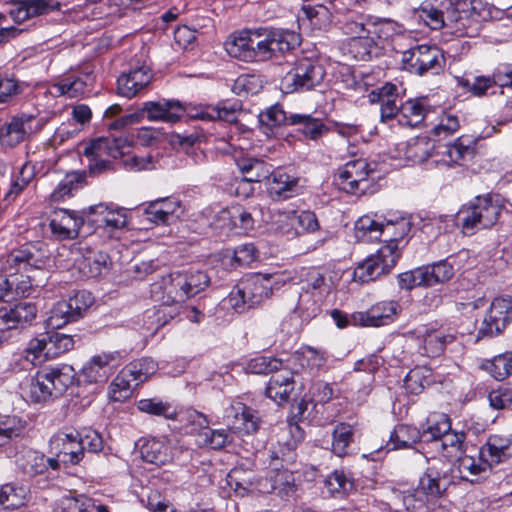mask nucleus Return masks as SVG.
<instances>
[{
  "label": "nucleus",
  "instance_id": "1",
  "mask_svg": "<svg viewBox=\"0 0 512 512\" xmlns=\"http://www.w3.org/2000/svg\"><path fill=\"white\" fill-rule=\"evenodd\" d=\"M481 7L480 0H456L445 12L435 8L424 10L425 20L432 29L446 26L457 37H474L484 18Z\"/></svg>",
  "mask_w": 512,
  "mask_h": 512
},
{
  "label": "nucleus",
  "instance_id": "2",
  "mask_svg": "<svg viewBox=\"0 0 512 512\" xmlns=\"http://www.w3.org/2000/svg\"><path fill=\"white\" fill-rule=\"evenodd\" d=\"M284 280L277 274H251L243 277L230 292L227 301L236 312L256 307L279 289Z\"/></svg>",
  "mask_w": 512,
  "mask_h": 512
},
{
  "label": "nucleus",
  "instance_id": "3",
  "mask_svg": "<svg viewBox=\"0 0 512 512\" xmlns=\"http://www.w3.org/2000/svg\"><path fill=\"white\" fill-rule=\"evenodd\" d=\"M451 482L450 468L447 463L440 461L430 463L419 478L417 487L412 493L404 496V504L408 510L429 508L446 492Z\"/></svg>",
  "mask_w": 512,
  "mask_h": 512
},
{
  "label": "nucleus",
  "instance_id": "4",
  "mask_svg": "<svg viewBox=\"0 0 512 512\" xmlns=\"http://www.w3.org/2000/svg\"><path fill=\"white\" fill-rule=\"evenodd\" d=\"M503 206L490 194L477 196L463 205L456 215V223L464 235H473L479 230L494 226Z\"/></svg>",
  "mask_w": 512,
  "mask_h": 512
},
{
  "label": "nucleus",
  "instance_id": "5",
  "mask_svg": "<svg viewBox=\"0 0 512 512\" xmlns=\"http://www.w3.org/2000/svg\"><path fill=\"white\" fill-rule=\"evenodd\" d=\"M71 366L45 368L31 379L29 397L35 403H45L61 396L74 382Z\"/></svg>",
  "mask_w": 512,
  "mask_h": 512
},
{
  "label": "nucleus",
  "instance_id": "6",
  "mask_svg": "<svg viewBox=\"0 0 512 512\" xmlns=\"http://www.w3.org/2000/svg\"><path fill=\"white\" fill-rule=\"evenodd\" d=\"M185 111L184 105L178 100L147 101L138 111L107 123V127L110 130H120L128 125L139 123L145 115L149 121L175 123L181 119Z\"/></svg>",
  "mask_w": 512,
  "mask_h": 512
},
{
  "label": "nucleus",
  "instance_id": "7",
  "mask_svg": "<svg viewBox=\"0 0 512 512\" xmlns=\"http://www.w3.org/2000/svg\"><path fill=\"white\" fill-rule=\"evenodd\" d=\"M125 140L121 138H98L88 143L83 155L88 159V167L92 174H101L111 169L110 159H117L125 155Z\"/></svg>",
  "mask_w": 512,
  "mask_h": 512
},
{
  "label": "nucleus",
  "instance_id": "8",
  "mask_svg": "<svg viewBox=\"0 0 512 512\" xmlns=\"http://www.w3.org/2000/svg\"><path fill=\"white\" fill-rule=\"evenodd\" d=\"M257 51L259 61L277 58L300 45V35L294 31L275 28H258Z\"/></svg>",
  "mask_w": 512,
  "mask_h": 512
},
{
  "label": "nucleus",
  "instance_id": "9",
  "mask_svg": "<svg viewBox=\"0 0 512 512\" xmlns=\"http://www.w3.org/2000/svg\"><path fill=\"white\" fill-rule=\"evenodd\" d=\"M403 69L417 75L433 74L442 70L444 56L436 46L417 45L402 53Z\"/></svg>",
  "mask_w": 512,
  "mask_h": 512
},
{
  "label": "nucleus",
  "instance_id": "10",
  "mask_svg": "<svg viewBox=\"0 0 512 512\" xmlns=\"http://www.w3.org/2000/svg\"><path fill=\"white\" fill-rule=\"evenodd\" d=\"M49 453L57 462V470L61 465H76L83 459V447L79 443V432L63 430L55 433L49 441Z\"/></svg>",
  "mask_w": 512,
  "mask_h": 512
},
{
  "label": "nucleus",
  "instance_id": "11",
  "mask_svg": "<svg viewBox=\"0 0 512 512\" xmlns=\"http://www.w3.org/2000/svg\"><path fill=\"white\" fill-rule=\"evenodd\" d=\"M45 125L43 118L21 113L0 126V144L13 148L23 142L30 134L40 131Z\"/></svg>",
  "mask_w": 512,
  "mask_h": 512
},
{
  "label": "nucleus",
  "instance_id": "12",
  "mask_svg": "<svg viewBox=\"0 0 512 512\" xmlns=\"http://www.w3.org/2000/svg\"><path fill=\"white\" fill-rule=\"evenodd\" d=\"M370 20L364 15L349 14L340 21V29L350 39V47L356 50V57L369 58L372 40H369Z\"/></svg>",
  "mask_w": 512,
  "mask_h": 512
},
{
  "label": "nucleus",
  "instance_id": "13",
  "mask_svg": "<svg viewBox=\"0 0 512 512\" xmlns=\"http://www.w3.org/2000/svg\"><path fill=\"white\" fill-rule=\"evenodd\" d=\"M325 74L326 71L319 62L300 60L285 77L287 89L289 92L312 90L323 82Z\"/></svg>",
  "mask_w": 512,
  "mask_h": 512
},
{
  "label": "nucleus",
  "instance_id": "14",
  "mask_svg": "<svg viewBox=\"0 0 512 512\" xmlns=\"http://www.w3.org/2000/svg\"><path fill=\"white\" fill-rule=\"evenodd\" d=\"M374 168L364 158L346 162L335 175V184L348 193L364 191L367 188L368 176Z\"/></svg>",
  "mask_w": 512,
  "mask_h": 512
},
{
  "label": "nucleus",
  "instance_id": "15",
  "mask_svg": "<svg viewBox=\"0 0 512 512\" xmlns=\"http://www.w3.org/2000/svg\"><path fill=\"white\" fill-rule=\"evenodd\" d=\"M399 258L398 254L391 252L389 247H380L375 254L367 257L356 267L354 275L362 283L374 281L389 273Z\"/></svg>",
  "mask_w": 512,
  "mask_h": 512
},
{
  "label": "nucleus",
  "instance_id": "16",
  "mask_svg": "<svg viewBox=\"0 0 512 512\" xmlns=\"http://www.w3.org/2000/svg\"><path fill=\"white\" fill-rule=\"evenodd\" d=\"M512 321V299L510 297L495 298L487 316L479 328V337H493L500 334Z\"/></svg>",
  "mask_w": 512,
  "mask_h": 512
},
{
  "label": "nucleus",
  "instance_id": "17",
  "mask_svg": "<svg viewBox=\"0 0 512 512\" xmlns=\"http://www.w3.org/2000/svg\"><path fill=\"white\" fill-rule=\"evenodd\" d=\"M400 311L396 301H381L372 305L366 311L351 314L353 326L380 327L392 323Z\"/></svg>",
  "mask_w": 512,
  "mask_h": 512
},
{
  "label": "nucleus",
  "instance_id": "18",
  "mask_svg": "<svg viewBox=\"0 0 512 512\" xmlns=\"http://www.w3.org/2000/svg\"><path fill=\"white\" fill-rule=\"evenodd\" d=\"M83 213L86 214L89 224L109 235L127 225L126 211L121 208L111 209L104 204H98L90 206Z\"/></svg>",
  "mask_w": 512,
  "mask_h": 512
},
{
  "label": "nucleus",
  "instance_id": "19",
  "mask_svg": "<svg viewBox=\"0 0 512 512\" xmlns=\"http://www.w3.org/2000/svg\"><path fill=\"white\" fill-rule=\"evenodd\" d=\"M439 159L436 163H441L447 167L467 166L476 154V142L468 136H460L452 143L445 145L442 151H439Z\"/></svg>",
  "mask_w": 512,
  "mask_h": 512
},
{
  "label": "nucleus",
  "instance_id": "20",
  "mask_svg": "<svg viewBox=\"0 0 512 512\" xmlns=\"http://www.w3.org/2000/svg\"><path fill=\"white\" fill-rule=\"evenodd\" d=\"M87 222L86 214L76 211L58 209L52 212L49 227L58 240H72L78 237L80 228Z\"/></svg>",
  "mask_w": 512,
  "mask_h": 512
},
{
  "label": "nucleus",
  "instance_id": "21",
  "mask_svg": "<svg viewBox=\"0 0 512 512\" xmlns=\"http://www.w3.org/2000/svg\"><path fill=\"white\" fill-rule=\"evenodd\" d=\"M224 422L227 427L241 434H251L258 430L260 417L258 412L242 402H233L225 410Z\"/></svg>",
  "mask_w": 512,
  "mask_h": 512
},
{
  "label": "nucleus",
  "instance_id": "22",
  "mask_svg": "<svg viewBox=\"0 0 512 512\" xmlns=\"http://www.w3.org/2000/svg\"><path fill=\"white\" fill-rule=\"evenodd\" d=\"M261 34L258 28L243 29L232 34L225 44L227 53L245 62L259 61L257 41Z\"/></svg>",
  "mask_w": 512,
  "mask_h": 512
},
{
  "label": "nucleus",
  "instance_id": "23",
  "mask_svg": "<svg viewBox=\"0 0 512 512\" xmlns=\"http://www.w3.org/2000/svg\"><path fill=\"white\" fill-rule=\"evenodd\" d=\"M277 222L281 223L278 227L279 231L288 237L313 233L319 229V222L315 213L309 210L280 213Z\"/></svg>",
  "mask_w": 512,
  "mask_h": 512
},
{
  "label": "nucleus",
  "instance_id": "24",
  "mask_svg": "<svg viewBox=\"0 0 512 512\" xmlns=\"http://www.w3.org/2000/svg\"><path fill=\"white\" fill-rule=\"evenodd\" d=\"M45 251L36 244H26L13 250L6 257L5 271L15 274L20 270L41 268L45 264Z\"/></svg>",
  "mask_w": 512,
  "mask_h": 512
},
{
  "label": "nucleus",
  "instance_id": "25",
  "mask_svg": "<svg viewBox=\"0 0 512 512\" xmlns=\"http://www.w3.org/2000/svg\"><path fill=\"white\" fill-rule=\"evenodd\" d=\"M153 79V74L148 66H140L123 72L117 79L118 94L133 98L146 91Z\"/></svg>",
  "mask_w": 512,
  "mask_h": 512
},
{
  "label": "nucleus",
  "instance_id": "26",
  "mask_svg": "<svg viewBox=\"0 0 512 512\" xmlns=\"http://www.w3.org/2000/svg\"><path fill=\"white\" fill-rule=\"evenodd\" d=\"M118 356L117 352H104L91 357L81 370L84 381L90 384L106 382L114 373Z\"/></svg>",
  "mask_w": 512,
  "mask_h": 512
},
{
  "label": "nucleus",
  "instance_id": "27",
  "mask_svg": "<svg viewBox=\"0 0 512 512\" xmlns=\"http://www.w3.org/2000/svg\"><path fill=\"white\" fill-rule=\"evenodd\" d=\"M411 230V222L408 217L394 216L384 217L382 229V241L384 245L381 247H389L391 252H396L400 257L401 245L405 244V237Z\"/></svg>",
  "mask_w": 512,
  "mask_h": 512
},
{
  "label": "nucleus",
  "instance_id": "28",
  "mask_svg": "<svg viewBox=\"0 0 512 512\" xmlns=\"http://www.w3.org/2000/svg\"><path fill=\"white\" fill-rule=\"evenodd\" d=\"M36 314V306L26 301L0 307V330L24 327L36 318Z\"/></svg>",
  "mask_w": 512,
  "mask_h": 512
},
{
  "label": "nucleus",
  "instance_id": "29",
  "mask_svg": "<svg viewBox=\"0 0 512 512\" xmlns=\"http://www.w3.org/2000/svg\"><path fill=\"white\" fill-rule=\"evenodd\" d=\"M186 280L181 272H174L162 278L161 283L152 285V294L159 300L171 302L173 304H182L188 296L186 289Z\"/></svg>",
  "mask_w": 512,
  "mask_h": 512
},
{
  "label": "nucleus",
  "instance_id": "30",
  "mask_svg": "<svg viewBox=\"0 0 512 512\" xmlns=\"http://www.w3.org/2000/svg\"><path fill=\"white\" fill-rule=\"evenodd\" d=\"M479 451L484 461L493 468L512 457V438L508 434H491Z\"/></svg>",
  "mask_w": 512,
  "mask_h": 512
},
{
  "label": "nucleus",
  "instance_id": "31",
  "mask_svg": "<svg viewBox=\"0 0 512 512\" xmlns=\"http://www.w3.org/2000/svg\"><path fill=\"white\" fill-rule=\"evenodd\" d=\"M421 349L423 354L428 357H438L442 355L448 345L456 340V334L443 326L428 327L422 334Z\"/></svg>",
  "mask_w": 512,
  "mask_h": 512
},
{
  "label": "nucleus",
  "instance_id": "32",
  "mask_svg": "<svg viewBox=\"0 0 512 512\" xmlns=\"http://www.w3.org/2000/svg\"><path fill=\"white\" fill-rule=\"evenodd\" d=\"M266 178L268 192L274 200H286L299 193V178L289 175L282 169H276Z\"/></svg>",
  "mask_w": 512,
  "mask_h": 512
},
{
  "label": "nucleus",
  "instance_id": "33",
  "mask_svg": "<svg viewBox=\"0 0 512 512\" xmlns=\"http://www.w3.org/2000/svg\"><path fill=\"white\" fill-rule=\"evenodd\" d=\"M60 8L57 0H20L9 12L15 23H22L25 20L47 14Z\"/></svg>",
  "mask_w": 512,
  "mask_h": 512
},
{
  "label": "nucleus",
  "instance_id": "34",
  "mask_svg": "<svg viewBox=\"0 0 512 512\" xmlns=\"http://www.w3.org/2000/svg\"><path fill=\"white\" fill-rule=\"evenodd\" d=\"M181 210L180 201L176 198L167 197L151 201L145 208L144 213L150 222L155 224H168L178 217Z\"/></svg>",
  "mask_w": 512,
  "mask_h": 512
},
{
  "label": "nucleus",
  "instance_id": "35",
  "mask_svg": "<svg viewBox=\"0 0 512 512\" xmlns=\"http://www.w3.org/2000/svg\"><path fill=\"white\" fill-rule=\"evenodd\" d=\"M19 468L29 476L44 474L49 470L57 471V462L52 456L46 457L36 450H26L17 460Z\"/></svg>",
  "mask_w": 512,
  "mask_h": 512
},
{
  "label": "nucleus",
  "instance_id": "36",
  "mask_svg": "<svg viewBox=\"0 0 512 512\" xmlns=\"http://www.w3.org/2000/svg\"><path fill=\"white\" fill-rule=\"evenodd\" d=\"M141 457L145 462L165 465L172 461V449L166 438L145 439L140 448Z\"/></svg>",
  "mask_w": 512,
  "mask_h": 512
},
{
  "label": "nucleus",
  "instance_id": "37",
  "mask_svg": "<svg viewBox=\"0 0 512 512\" xmlns=\"http://www.w3.org/2000/svg\"><path fill=\"white\" fill-rule=\"evenodd\" d=\"M429 111L430 105L425 98L408 99L400 106L398 123L405 127H418L424 122Z\"/></svg>",
  "mask_w": 512,
  "mask_h": 512
},
{
  "label": "nucleus",
  "instance_id": "38",
  "mask_svg": "<svg viewBox=\"0 0 512 512\" xmlns=\"http://www.w3.org/2000/svg\"><path fill=\"white\" fill-rule=\"evenodd\" d=\"M160 301L159 306L145 311L144 317L149 324L148 329L157 331L181 314L182 304Z\"/></svg>",
  "mask_w": 512,
  "mask_h": 512
},
{
  "label": "nucleus",
  "instance_id": "39",
  "mask_svg": "<svg viewBox=\"0 0 512 512\" xmlns=\"http://www.w3.org/2000/svg\"><path fill=\"white\" fill-rule=\"evenodd\" d=\"M421 438L422 434L417 427L399 424L391 432L386 448L388 450L409 449L418 443Z\"/></svg>",
  "mask_w": 512,
  "mask_h": 512
},
{
  "label": "nucleus",
  "instance_id": "40",
  "mask_svg": "<svg viewBox=\"0 0 512 512\" xmlns=\"http://www.w3.org/2000/svg\"><path fill=\"white\" fill-rule=\"evenodd\" d=\"M457 463L461 478L469 480L470 482H475L479 478L486 477L492 469L490 464L481 457L480 451L477 457L470 455L459 457Z\"/></svg>",
  "mask_w": 512,
  "mask_h": 512
},
{
  "label": "nucleus",
  "instance_id": "41",
  "mask_svg": "<svg viewBox=\"0 0 512 512\" xmlns=\"http://www.w3.org/2000/svg\"><path fill=\"white\" fill-rule=\"evenodd\" d=\"M294 389V381L292 374L288 371H283L270 378L265 394L268 398L272 399L278 404L286 402L290 393Z\"/></svg>",
  "mask_w": 512,
  "mask_h": 512
},
{
  "label": "nucleus",
  "instance_id": "42",
  "mask_svg": "<svg viewBox=\"0 0 512 512\" xmlns=\"http://www.w3.org/2000/svg\"><path fill=\"white\" fill-rule=\"evenodd\" d=\"M290 125L298 126L301 134L314 141L330 131L321 119L308 114H290Z\"/></svg>",
  "mask_w": 512,
  "mask_h": 512
},
{
  "label": "nucleus",
  "instance_id": "43",
  "mask_svg": "<svg viewBox=\"0 0 512 512\" xmlns=\"http://www.w3.org/2000/svg\"><path fill=\"white\" fill-rule=\"evenodd\" d=\"M384 217L375 214L364 215L355 223L356 238L360 241L382 240Z\"/></svg>",
  "mask_w": 512,
  "mask_h": 512
},
{
  "label": "nucleus",
  "instance_id": "44",
  "mask_svg": "<svg viewBox=\"0 0 512 512\" xmlns=\"http://www.w3.org/2000/svg\"><path fill=\"white\" fill-rule=\"evenodd\" d=\"M269 478L271 481V490L277 494H289L294 491L295 478L291 471L283 469L279 466L278 459L273 458L271 468L269 470Z\"/></svg>",
  "mask_w": 512,
  "mask_h": 512
},
{
  "label": "nucleus",
  "instance_id": "45",
  "mask_svg": "<svg viewBox=\"0 0 512 512\" xmlns=\"http://www.w3.org/2000/svg\"><path fill=\"white\" fill-rule=\"evenodd\" d=\"M302 289L311 291L319 298L329 295L332 291V280L320 269L312 268L306 271Z\"/></svg>",
  "mask_w": 512,
  "mask_h": 512
},
{
  "label": "nucleus",
  "instance_id": "46",
  "mask_svg": "<svg viewBox=\"0 0 512 512\" xmlns=\"http://www.w3.org/2000/svg\"><path fill=\"white\" fill-rule=\"evenodd\" d=\"M239 170L245 175L240 181L241 184L261 182L269 174L266 164L255 158H241L237 161Z\"/></svg>",
  "mask_w": 512,
  "mask_h": 512
},
{
  "label": "nucleus",
  "instance_id": "47",
  "mask_svg": "<svg viewBox=\"0 0 512 512\" xmlns=\"http://www.w3.org/2000/svg\"><path fill=\"white\" fill-rule=\"evenodd\" d=\"M354 442V428L348 423H338L332 432L331 450L334 455L344 457Z\"/></svg>",
  "mask_w": 512,
  "mask_h": 512
},
{
  "label": "nucleus",
  "instance_id": "48",
  "mask_svg": "<svg viewBox=\"0 0 512 512\" xmlns=\"http://www.w3.org/2000/svg\"><path fill=\"white\" fill-rule=\"evenodd\" d=\"M29 490L24 485L5 484L0 488V508L17 509L28 499Z\"/></svg>",
  "mask_w": 512,
  "mask_h": 512
},
{
  "label": "nucleus",
  "instance_id": "49",
  "mask_svg": "<svg viewBox=\"0 0 512 512\" xmlns=\"http://www.w3.org/2000/svg\"><path fill=\"white\" fill-rule=\"evenodd\" d=\"M157 369L158 364L152 358L148 357L135 359L123 368L125 373L134 381L135 386L148 380Z\"/></svg>",
  "mask_w": 512,
  "mask_h": 512
},
{
  "label": "nucleus",
  "instance_id": "50",
  "mask_svg": "<svg viewBox=\"0 0 512 512\" xmlns=\"http://www.w3.org/2000/svg\"><path fill=\"white\" fill-rule=\"evenodd\" d=\"M481 368L495 380L502 381L512 375V352H506L486 360Z\"/></svg>",
  "mask_w": 512,
  "mask_h": 512
},
{
  "label": "nucleus",
  "instance_id": "51",
  "mask_svg": "<svg viewBox=\"0 0 512 512\" xmlns=\"http://www.w3.org/2000/svg\"><path fill=\"white\" fill-rule=\"evenodd\" d=\"M322 301L323 298H319L311 291L303 290L299 294L298 303L294 308V313L303 321L308 322L320 313Z\"/></svg>",
  "mask_w": 512,
  "mask_h": 512
},
{
  "label": "nucleus",
  "instance_id": "52",
  "mask_svg": "<svg viewBox=\"0 0 512 512\" xmlns=\"http://www.w3.org/2000/svg\"><path fill=\"white\" fill-rule=\"evenodd\" d=\"M84 181V175L80 172L67 173L64 178L57 184L50 194L52 202H61L73 196L80 184Z\"/></svg>",
  "mask_w": 512,
  "mask_h": 512
},
{
  "label": "nucleus",
  "instance_id": "53",
  "mask_svg": "<svg viewBox=\"0 0 512 512\" xmlns=\"http://www.w3.org/2000/svg\"><path fill=\"white\" fill-rule=\"evenodd\" d=\"M134 387V381L122 369L109 385L108 398L113 402H123L132 396Z\"/></svg>",
  "mask_w": 512,
  "mask_h": 512
},
{
  "label": "nucleus",
  "instance_id": "54",
  "mask_svg": "<svg viewBox=\"0 0 512 512\" xmlns=\"http://www.w3.org/2000/svg\"><path fill=\"white\" fill-rule=\"evenodd\" d=\"M369 40H372V48L375 46V39L389 40L395 35L403 32V27L391 19L371 21L369 24Z\"/></svg>",
  "mask_w": 512,
  "mask_h": 512
},
{
  "label": "nucleus",
  "instance_id": "55",
  "mask_svg": "<svg viewBox=\"0 0 512 512\" xmlns=\"http://www.w3.org/2000/svg\"><path fill=\"white\" fill-rule=\"evenodd\" d=\"M451 429V420L445 413L434 412L427 419V428L422 437H429L438 444L439 439Z\"/></svg>",
  "mask_w": 512,
  "mask_h": 512
},
{
  "label": "nucleus",
  "instance_id": "56",
  "mask_svg": "<svg viewBox=\"0 0 512 512\" xmlns=\"http://www.w3.org/2000/svg\"><path fill=\"white\" fill-rule=\"evenodd\" d=\"M138 410L142 413L163 416L166 419H176L177 412L168 402H164L158 398L140 399L136 404Z\"/></svg>",
  "mask_w": 512,
  "mask_h": 512
},
{
  "label": "nucleus",
  "instance_id": "57",
  "mask_svg": "<svg viewBox=\"0 0 512 512\" xmlns=\"http://www.w3.org/2000/svg\"><path fill=\"white\" fill-rule=\"evenodd\" d=\"M296 358L302 368L311 371L319 370L327 361V355L324 351L312 347L302 348L301 351L296 353Z\"/></svg>",
  "mask_w": 512,
  "mask_h": 512
},
{
  "label": "nucleus",
  "instance_id": "58",
  "mask_svg": "<svg viewBox=\"0 0 512 512\" xmlns=\"http://www.w3.org/2000/svg\"><path fill=\"white\" fill-rule=\"evenodd\" d=\"M426 273L427 287L449 280L453 274V266L447 261H440L433 265L423 266Z\"/></svg>",
  "mask_w": 512,
  "mask_h": 512
},
{
  "label": "nucleus",
  "instance_id": "59",
  "mask_svg": "<svg viewBox=\"0 0 512 512\" xmlns=\"http://www.w3.org/2000/svg\"><path fill=\"white\" fill-rule=\"evenodd\" d=\"M231 442V437L224 429L212 430L205 428L202 432H199L197 443L199 445L208 446L212 449H221Z\"/></svg>",
  "mask_w": 512,
  "mask_h": 512
},
{
  "label": "nucleus",
  "instance_id": "60",
  "mask_svg": "<svg viewBox=\"0 0 512 512\" xmlns=\"http://www.w3.org/2000/svg\"><path fill=\"white\" fill-rule=\"evenodd\" d=\"M24 83L13 75L0 74V104H7L24 91Z\"/></svg>",
  "mask_w": 512,
  "mask_h": 512
},
{
  "label": "nucleus",
  "instance_id": "61",
  "mask_svg": "<svg viewBox=\"0 0 512 512\" xmlns=\"http://www.w3.org/2000/svg\"><path fill=\"white\" fill-rule=\"evenodd\" d=\"M86 84L78 77H67L52 86V93L56 96H68L75 98L85 92Z\"/></svg>",
  "mask_w": 512,
  "mask_h": 512
},
{
  "label": "nucleus",
  "instance_id": "62",
  "mask_svg": "<svg viewBox=\"0 0 512 512\" xmlns=\"http://www.w3.org/2000/svg\"><path fill=\"white\" fill-rule=\"evenodd\" d=\"M282 365V360L278 358L257 356L246 364L245 370L252 374H268L281 370Z\"/></svg>",
  "mask_w": 512,
  "mask_h": 512
},
{
  "label": "nucleus",
  "instance_id": "63",
  "mask_svg": "<svg viewBox=\"0 0 512 512\" xmlns=\"http://www.w3.org/2000/svg\"><path fill=\"white\" fill-rule=\"evenodd\" d=\"M325 486L332 495L346 494L353 490L354 482L344 471L335 470L325 479Z\"/></svg>",
  "mask_w": 512,
  "mask_h": 512
},
{
  "label": "nucleus",
  "instance_id": "64",
  "mask_svg": "<svg viewBox=\"0 0 512 512\" xmlns=\"http://www.w3.org/2000/svg\"><path fill=\"white\" fill-rule=\"evenodd\" d=\"M94 506V500L84 495L77 497H63L55 512H91V508Z\"/></svg>",
  "mask_w": 512,
  "mask_h": 512
}]
</instances>
